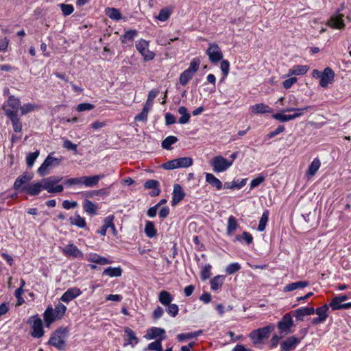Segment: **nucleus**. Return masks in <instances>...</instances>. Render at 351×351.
<instances>
[{"label":"nucleus","mask_w":351,"mask_h":351,"mask_svg":"<svg viewBox=\"0 0 351 351\" xmlns=\"http://www.w3.org/2000/svg\"><path fill=\"white\" fill-rule=\"evenodd\" d=\"M68 335L66 328H60L51 335L48 344L54 346L58 350H63L66 348V338Z\"/></svg>","instance_id":"nucleus-1"},{"label":"nucleus","mask_w":351,"mask_h":351,"mask_svg":"<svg viewBox=\"0 0 351 351\" xmlns=\"http://www.w3.org/2000/svg\"><path fill=\"white\" fill-rule=\"evenodd\" d=\"M62 179V177L54 176L42 179L43 189L46 190L49 193H57L62 192L64 187L62 184H58L61 182Z\"/></svg>","instance_id":"nucleus-2"},{"label":"nucleus","mask_w":351,"mask_h":351,"mask_svg":"<svg viewBox=\"0 0 351 351\" xmlns=\"http://www.w3.org/2000/svg\"><path fill=\"white\" fill-rule=\"evenodd\" d=\"M275 329L274 324H269L265 327L260 328L258 329L252 331L249 335L254 344H259L264 339L269 337L271 332Z\"/></svg>","instance_id":"nucleus-3"},{"label":"nucleus","mask_w":351,"mask_h":351,"mask_svg":"<svg viewBox=\"0 0 351 351\" xmlns=\"http://www.w3.org/2000/svg\"><path fill=\"white\" fill-rule=\"evenodd\" d=\"M313 77L319 78V85L323 88H326L334 80L335 73L330 67H326L323 72L315 69L313 71Z\"/></svg>","instance_id":"nucleus-4"},{"label":"nucleus","mask_w":351,"mask_h":351,"mask_svg":"<svg viewBox=\"0 0 351 351\" xmlns=\"http://www.w3.org/2000/svg\"><path fill=\"white\" fill-rule=\"evenodd\" d=\"M27 323L32 325V337L38 339L44 335L42 319L37 315L30 317Z\"/></svg>","instance_id":"nucleus-5"},{"label":"nucleus","mask_w":351,"mask_h":351,"mask_svg":"<svg viewBox=\"0 0 351 351\" xmlns=\"http://www.w3.org/2000/svg\"><path fill=\"white\" fill-rule=\"evenodd\" d=\"M210 164L213 167V171L218 173L227 170L232 165V162H229L221 156H217L212 159Z\"/></svg>","instance_id":"nucleus-6"},{"label":"nucleus","mask_w":351,"mask_h":351,"mask_svg":"<svg viewBox=\"0 0 351 351\" xmlns=\"http://www.w3.org/2000/svg\"><path fill=\"white\" fill-rule=\"evenodd\" d=\"M52 155V153L49 154L40 167L38 169V173L40 176H45L49 168L58 166L60 165L61 159L54 158Z\"/></svg>","instance_id":"nucleus-7"},{"label":"nucleus","mask_w":351,"mask_h":351,"mask_svg":"<svg viewBox=\"0 0 351 351\" xmlns=\"http://www.w3.org/2000/svg\"><path fill=\"white\" fill-rule=\"evenodd\" d=\"M212 63L216 64L223 58L222 51L219 45L215 43H210L206 51Z\"/></svg>","instance_id":"nucleus-8"},{"label":"nucleus","mask_w":351,"mask_h":351,"mask_svg":"<svg viewBox=\"0 0 351 351\" xmlns=\"http://www.w3.org/2000/svg\"><path fill=\"white\" fill-rule=\"evenodd\" d=\"M136 48L138 52L143 56L145 61H149L154 58V52L149 50V43L143 39H141L136 43Z\"/></svg>","instance_id":"nucleus-9"},{"label":"nucleus","mask_w":351,"mask_h":351,"mask_svg":"<svg viewBox=\"0 0 351 351\" xmlns=\"http://www.w3.org/2000/svg\"><path fill=\"white\" fill-rule=\"evenodd\" d=\"M293 326V322L290 313L285 314L278 323V328L280 332L287 335L291 332V328Z\"/></svg>","instance_id":"nucleus-10"},{"label":"nucleus","mask_w":351,"mask_h":351,"mask_svg":"<svg viewBox=\"0 0 351 351\" xmlns=\"http://www.w3.org/2000/svg\"><path fill=\"white\" fill-rule=\"evenodd\" d=\"M5 114L12 122L13 130L15 132H20L22 130V123L18 114L14 113L8 108H3Z\"/></svg>","instance_id":"nucleus-11"},{"label":"nucleus","mask_w":351,"mask_h":351,"mask_svg":"<svg viewBox=\"0 0 351 351\" xmlns=\"http://www.w3.org/2000/svg\"><path fill=\"white\" fill-rule=\"evenodd\" d=\"M42 190H44L43 189V184L42 183V180L38 182L28 184L27 186H24L21 189L22 192L26 193H27L30 195H33V196L38 195Z\"/></svg>","instance_id":"nucleus-12"},{"label":"nucleus","mask_w":351,"mask_h":351,"mask_svg":"<svg viewBox=\"0 0 351 351\" xmlns=\"http://www.w3.org/2000/svg\"><path fill=\"white\" fill-rule=\"evenodd\" d=\"M300 342V338L295 336L289 337L280 343L281 351H293Z\"/></svg>","instance_id":"nucleus-13"},{"label":"nucleus","mask_w":351,"mask_h":351,"mask_svg":"<svg viewBox=\"0 0 351 351\" xmlns=\"http://www.w3.org/2000/svg\"><path fill=\"white\" fill-rule=\"evenodd\" d=\"M328 306L327 304H324V306L316 308V310H315V313L318 315V317L314 318L312 323L317 325L326 321L328 316Z\"/></svg>","instance_id":"nucleus-14"},{"label":"nucleus","mask_w":351,"mask_h":351,"mask_svg":"<svg viewBox=\"0 0 351 351\" xmlns=\"http://www.w3.org/2000/svg\"><path fill=\"white\" fill-rule=\"evenodd\" d=\"M315 313L313 307H302L293 311V316L298 321H302L304 316L311 315Z\"/></svg>","instance_id":"nucleus-15"},{"label":"nucleus","mask_w":351,"mask_h":351,"mask_svg":"<svg viewBox=\"0 0 351 351\" xmlns=\"http://www.w3.org/2000/svg\"><path fill=\"white\" fill-rule=\"evenodd\" d=\"M33 178L32 174L28 173L27 172H24L21 176H19L14 183L13 188L15 190H21L24 186L23 184H26L28 181L32 180Z\"/></svg>","instance_id":"nucleus-16"},{"label":"nucleus","mask_w":351,"mask_h":351,"mask_svg":"<svg viewBox=\"0 0 351 351\" xmlns=\"http://www.w3.org/2000/svg\"><path fill=\"white\" fill-rule=\"evenodd\" d=\"M184 196L185 193H184L182 186L178 184H174L173 191L172 204L176 205L184 197Z\"/></svg>","instance_id":"nucleus-17"},{"label":"nucleus","mask_w":351,"mask_h":351,"mask_svg":"<svg viewBox=\"0 0 351 351\" xmlns=\"http://www.w3.org/2000/svg\"><path fill=\"white\" fill-rule=\"evenodd\" d=\"M144 187L146 189H153L152 191L149 193V195L152 197H156L160 193V190L159 189V182L155 180H149L144 184Z\"/></svg>","instance_id":"nucleus-18"},{"label":"nucleus","mask_w":351,"mask_h":351,"mask_svg":"<svg viewBox=\"0 0 351 351\" xmlns=\"http://www.w3.org/2000/svg\"><path fill=\"white\" fill-rule=\"evenodd\" d=\"M81 293V291L77 288H71L65 291L62 295L60 300L64 302H69L73 299L78 296Z\"/></svg>","instance_id":"nucleus-19"},{"label":"nucleus","mask_w":351,"mask_h":351,"mask_svg":"<svg viewBox=\"0 0 351 351\" xmlns=\"http://www.w3.org/2000/svg\"><path fill=\"white\" fill-rule=\"evenodd\" d=\"M43 317L47 327H49L53 322L58 319L56 317L53 308L51 306L47 307L45 311Z\"/></svg>","instance_id":"nucleus-20"},{"label":"nucleus","mask_w":351,"mask_h":351,"mask_svg":"<svg viewBox=\"0 0 351 351\" xmlns=\"http://www.w3.org/2000/svg\"><path fill=\"white\" fill-rule=\"evenodd\" d=\"M328 25L333 28L343 29L345 27V24L343 20L342 15H337L332 16L328 22Z\"/></svg>","instance_id":"nucleus-21"},{"label":"nucleus","mask_w":351,"mask_h":351,"mask_svg":"<svg viewBox=\"0 0 351 351\" xmlns=\"http://www.w3.org/2000/svg\"><path fill=\"white\" fill-rule=\"evenodd\" d=\"M7 104L9 107L8 108L10 109V111L18 114V111L20 110L21 104L19 98H16L14 96H10L7 101Z\"/></svg>","instance_id":"nucleus-22"},{"label":"nucleus","mask_w":351,"mask_h":351,"mask_svg":"<svg viewBox=\"0 0 351 351\" xmlns=\"http://www.w3.org/2000/svg\"><path fill=\"white\" fill-rule=\"evenodd\" d=\"M251 110L254 114H264L271 112L272 108L264 104H258L252 106Z\"/></svg>","instance_id":"nucleus-23"},{"label":"nucleus","mask_w":351,"mask_h":351,"mask_svg":"<svg viewBox=\"0 0 351 351\" xmlns=\"http://www.w3.org/2000/svg\"><path fill=\"white\" fill-rule=\"evenodd\" d=\"M309 285L308 281H298L293 283H290L284 287V291L289 292L298 289H303Z\"/></svg>","instance_id":"nucleus-24"},{"label":"nucleus","mask_w":351,"mask_h":351,"mask_svg":"<svg viewBox=\"0 0 351 351\" xmlns=\"http://www.w3.org/2000/svg\"><path fill=\"white\" fill-rule=\"evenodd\" d=\"M206 181L212 185L213 187L216 188L217 190H220L222 189V182L217 178L213 174L210 173H206Z\"/></svg>","instance_id":"nucleus-25"},{"label":"nucleus","mask_w":351,"mask_h":351,"mask_svg":"<svg viewBox=\"0 0 351 351\" xmlns=\"http://www.w3.org/2000/svg\"><path fill=\"white\" fill-rule=\"evenodd\" d=\"M62 252L66 256H72L73 257L80 256L82 253L78 248L73 244L67 245L62 248Z\"/></svg>","instance_id":"nucleus-26"},{"label":"nucleus","mask_w":351,"mask_h":351,"mask_svg":"<svg viewBox=\"0 0 351 351\" xmlns=\"http://www.w3.org/2000/svg\"><path fill=\"white\" fill-rule=\"evenodd\" d=\"M165 333L164 329L160 328L153 327L147 330L146 337L149 339H153L160 337Z\"/></svg>","instance_id":"nucleus-27"},{"label":"nucleus","mask_w":351,"mask_h":351,"mask_svg":"<svg viewBox=\"0 0 351 351\" xmlns=\"http://www.w3.org/2000/svg\"><path fill=\"white\" fill-rule=\"evenodd\" d=\"M123 269L120 267H109L105 269L102 273L103 276H108L110 277H119L121 276Z\"/></svg>","instance_id":"nucleus-28"},{"label":"nucleus","mask_w":351,"mask_h":351,"mask_svg":"<svg viewBox=\"0 0 351 351\" xmlns=\"http://www.w3.org/2000/svg\"><path fill=\"white\" fill-rule=\"evenodd\" d=\"M309 69V66L307 65H295L289 71V75H304Z\"/></svg>","instance_id":"nucleus-29"},{"label":"nucleus","mask_w":351,"mask_h":351,"mask_svg":"<svg viewBox=\"0 0 351 351\" xmlns=\"http://www.w3.org/2000/svg\"><path fill=\"white\" fill-rule=\"evenodd\" d=\"M178 113L181 115V117L179 119V123L185 124L189 121L191 115L188 112V110L185 106H180L178 110Z\"/></svg>","instance_id":"nucleus-30"},{"label":"nucleus","mask_w":351,"mask_h":351,"mask_svg":"<svg viewBox=\"0 0 351 351\" xmlns=\"http://www.w3.org/2000/svg\"><path fill=\"white\" fill-rule=\"evenodd\" d=\"M312 107L311 106H306L302 108H285L282 112H294L293 114L294 119H297L300 117H301L305 111H307L308 109H311Z\"/></svg>","instance_id":"nucleus-31"},{"label":"nucleus","mask_w":351,"mask_h":351,"mask_svg":"<svg viewBox=\"0 0 351 351\" xmlns=\"http://www.w3.org/2000/svg\"><path fill=\"white\" fill-rule=\"evenodd\" d=\"M106 15L111 19L118 21L121 19L122 15L120 11L114 8H107L106 9Z\"/></svg>","instance_id":"nucleus-32"},{"label":"nucleus","mask_w":351,"mask_h":351,"mask_svg":"<svg viewBox=\"0 0 351 351\" xmlns=\"http://www.w3.org/2000/svg\"><path fill=\"white\" fill-rule=\"evenodd\" d=\"M109 188H102L98 190H90L89 198H94L96 197H104L109 195Z\"/></svg>","instance_id":"nucleus-33"},{"label":"nucleus","mask_w":351,"mask_h":351,"mask_svg":"<svg viewBox=\"0 0 351 351\" xmlns=\"http://www.w3.org/2000/svg\"><path fill=\"white\" fill-rule=\"evenodd\" d=\"M145 233L149 238H153L156 237L157 230L155 228L154 223L152 221H146L145 226Z\"/></svg>","instance_id":"nucleus-34"},{"label":"nucleus","mask_w":351,"mask_h":351,"mask_svg":"<svg viewBox=\"0 0 351 351\" xmlns=\"http://www.w3.org/2000/svg\"><path fill=\"white\" fill-rule=\"evenodd\" d=\"M158 300L162 304L167 306L172 302L173 297L168 291L163 290L160 292Z\"/></svg>","instance_id":"nucleus-35"},{"label":"nucleus","mask_w":351,"mask_h":351,"mask_svg":"<svg viewBox=\"0 0 351 351\" xmlns=\"http://www.w3.org/2000/svg\"><path fill=\"white\" fill-rule=\"evenodd\" d=\"M224 280V276L222 275H218L215 276L210 281V287L213 290H218L223 285Z\"/></svg>","instance_id":"nucleus-36"},{"label":"nucleus","mask_w":351,"mask_h":351,"mask_svg":"<svg viewBox=\"0 0 351 351\" xmlns=\"http://www.w3.org/2000/svg\"><path fill=\"white\" fill-rule=\"evenodd\" d=\"M89 261L94 263H97L101 265L111 263V261L107 259L106 258L100 256L96 254L90 255Z\"/></svg>","instance_id":"nucleus-37"},{"label":"nucleus","mask_w":351,"mask_h":351,"mask_svg":"<svg viewBox=\"0 0 351 351\" xmlns=\"http://www.w3.org/2000/svg\"><path fill=\"white\" fill-rule=\"evenodd\" d=\"M69 221L72 225H75L79 228H84L86 225L85 219L81 217L79 215H76L75 217H71Z\"/></svg>","instance_id":"nucleus-38"},{"label":"nucleus","mask_w":351,"mask_h":351,"mask_svg":"<svg viewBox=\"0 0 351 351\" xmlns=\"http://www.w3.org/2000/svg\"><path fill=\"white\" fill-rule=\"evenodd\" d=\"M238 224L237 219L233 216L229 217L228 219V226H227V234L230 235L232 234L237 228Z\"/></svg>","instance_id":"nucleus-39"},{"label":"nucleus","mask_w":351,"mask_h":351,"mask_svg":"<svg viewBox=\"0 0 351 351\" xmlns=\"http://www.w3.org/2000/svg\"><path fill=\"white\" fill-rule=\"evenodd\" d=\"M125 332L128 339V342L125 345L131 344L133 346L134 343V344L138 343V339H137L134 332L132 329H130V328H125Z\"/></svg>","instance_id":"nucleus-40"},{"label":"nucleus","mask_w":351,"mask_h":351,"mask_svg":"<svg viewBox=\"0 0 351 351\" xmlns=\"http://www.w3.org/2000/svg\"><path fill=\"white\" fill-rule=\"evenodd\" d=\"M246 184V179H242L241 180H234L231 182H226L224 184V187L226 189H233L234 188L240 189Z\"/></svg>","instance_id":"nucleus-41"},{"label":"nucleus","mask_w":351,"mask_h":351,"mask_svg":"<svg viewBox=\"0 0 351 351\" xmlns=\"http://www.w3.org/2000/svg\"><path fill=\"white\" fill-rule=\"evenodd\" d=\"M178 168H187L193 165V160L191 157L177 158Z\"/></svg>","instance_id":"nucleus-42"},{"label":"nucleus","mask_w":351,"mask_h":351,"mask_svg":"<svg viewBox=\"0 0 351 351\" xmlns=\"http://www.w3.org/2000/svg\"><path fill=\"white\" fill-rule=\"evenodd\" d=\"M80 183H83L86 186H88V176H84L80 178H70L64 181V184L67 185H75Z\"/></svg>","instance_id":"nucleus-43"},{"label":"nucleus","mask_w":351,"mask_h":351,"mask_svg":"<svg viewBox=\"0 0 351 351\" xmlns=\"http://www.w3.org/2000/svg\"><path fill=\"white\" fill-rule=\"evenodd\" d=\"M193 74L188 70L183 71L180 76V83L182 86H186L189 80L193 77Z\"/></svg>","instance_id":"nucleus-44"},{"label":"nucleus","mask_w":351,"mask_h":351,"mask_svg":"<svg viewBox=\"0 0 351 351\" xmlns=\"http://www.w3.org/2000/svg\"><path fill=\"white\" fill-rule=\"evenodd\" d=\"M105 178L104 174H97L89 176V188L96 187L99 185V182Z\"/></svg>","instance_id":"nucleus-45"},{"label":"nucleus","mask_w":351,"mask_h":351,"mask_svg":"<svg viewBox=\"0 0 351 351\" xmlns=\"http://www.w3.org/2000/svg\"><path fill=\"white\" fill-rule=\"evenodd\" d=\"M201 333V330L194 332L181 333L177 335V339H178L179 341H183L185 339L195 338L199 336Z\"/></svg>","instance_id":"nucleus-46"},{"label":"nucleus","mask_w":351,"mask_h":351,"mask_svg":"<svg viewBox=\"0 0 351 351\" xmlns=\"http://www.w3.org/2000/svg\"><path fill=\"white\" fill-rule=\"evenodd\" d=\"M272 117L278 121L281 122H287L291 120L295 119L293 114H284L282 113H276L272 115Z\"/></svg>","instance_id":"nucleus-47"},{"label":"nucleus","mask_w":351,"mask_h":351,"mask_svg":"<svg viewBox=\"0 0 351 351\" xmlns=\"http://www.w3.org/2000/svg\"><path fill=\"white\" fill-rule=\"evenodd\" d=\"M66 310V307L65 305L62 303H58L57 305H56L53 311L56 314V317L59 319L64 316Z\"/></svg>","instance_id":"nucleus-48"},{"label":"nucleus","mask_w":351,"mask_h":351,"mask_svg":"<svg viewBox=\"0 0 351 351\" xmlns=\"http://www.w3.org/2000/svg\"><path fill=\"white\" fill-rule=\"evenodd\" d=\"M177 141V137L174 136H169L162 142V147L165 149H170L171 145L174 144Z\"/></svg>","instance_id":"nucleus-49"},{"label":"nucleus","mask_w":351,"mask_h":351,"mask_svg":"<svg viewBox=\"0 0 351 351\" xmlns=\"http://www.w3.org/2000/svg\"><path fill=\"white\" fill-rule=\"evenodd\" d=\"M268 219H269V212L267 210H266L263 213L261 218L260 219L259 224L258 226V231L262 232L265 229L267 223L268 221Z\"/></svg>","instance_id":"nucleus-50"},{"label":"nucleus","mask_w":351,"mask_h":351,"mask_svg":"<svg viewBox=\"0 0 351 351\" xmlns=\"http://www.w3.org/2000/svg\"><path fill=\"white\" fill-rule=\"evenodd\" d=\"M170 15L171 10L167 8H165L160 10L156 19L160 21H165L169 18Z\"/></svg>","instance_id":"nucleus-51"},{"label":"nucleus","mask_w":351,"mask_h":351,"mask_svg":"<svg viewBox=\"0 0 351 351\" xmlns=\"http://www.w3.org/2000/svg\"><path fill=\"white\" fill-rule=\"evenodd\" d=\"M137 35V31L135 29H130L125 32L121 38V43H125L126 40H133L134 38Z\"/></svg>","instance_id":"nucleus-52"},{"label":"nucleus","mask_w":351,"mask_h":351,"mask_svg":"<svg viewBox=\"0 0 351 351\" xmlns=\"http://www.w3.org/2000/svg\"><path fill=\"white\" fill-rule=\"evenodd\" d=\"M40 152L36 150L34 152L29 153L26 158V162L27 167H31L33 166L36 159L38 157Z\"/></svg>","instance_id":"nucleus-53"},{"label":"nucleus","mask_w":351,"mask_h":351,"mask_svg":"<svg viewBox=\"0 0 351 351\" xmlns=\"http://www.w3.org/2000/svg\"><path fill=\"white\" fill-rule=\"evenodd\" d=\"M163 338H160L159 339H157L156 341L150 343L148 345L147 349L149 350H155V351H162V347L161 344V341Z\"/></svg>","instance_id":"nucleus-54"},{"label":"nucleus","mask_w":351,"mask_h":351,"mask_svg":"<svg viewBox=\"0 0 351 351\" xmlns=\"http://www.w3.org/2000/svg\"><path fill=\"white\" fill-rule=\"evenodd\" d=\"M320 167V162L318 160H314L311 165L308 167V174L309 176H313L315 174V173L318 171L319 168Z\"/></svg>","instance_id":"nucleus-55"},{"label":"nucleus","mask_w":351,"mask_h":351,"mask_svg":"<svg viewBox=\"0 0 351 351\" xmlns=\"http://www.w3.org/2000/svg\"><path fill=\"white\" fill-rule=\"evenodd\" d=\"M200 64V60L199 58H193L190 62L189 67L186 69L193 75L197 71Z\"/></svg>","instance_id":"nucleus-56"},{"label":"nucleus","mask_w":351,"mask_h":351,"mask_svg":"<svg viewBox=\"0 0 351 351\" xmlns=\"http://www.w3.org/2000/svg\"><path fill=\"white\" fill-rule=\"evenodd\" d=\"M241 269V265L237 263H231L226 268V272L230 275L236 273Z\"/></svg>","instance_id":"nucleus-57"},{"label":"nucleus","mask_w":351,"mask_h":351,"mask_svg":"<svg viewBox=\"0 0 351 351\" xmlns=\"http://www.w3.org/2000/svg\"><path fill=\"white\" fill-rule=\"evenodd\" d=\"M167 306V311L171 317H176L179 311L178 306L176 304H169Z\"/></svg>","instance_id":"nucleus-58"},{"label":"nucleus","mask_w":351,"mask_h":351,"mask_svg":"<svg viewBox=\"0 0 351 351\" xmlns=\"http://www.w3.org/2000/svg\"><path fill=\"white\" fill-rule=\"evenodd\" d=\"M162 167L165 169H167V170H172V169H178V166L177 158L169 160V161L162 164Z\"/></svg>","instance_id":"nucleus-59"},{"label":"nucleus","mask_w":351,"mask_h":351,"mask_svg":"<svg viewBox=\"0 0 351 351\" xmlns=\"http://www.w3.org/2000/svg\"><path fill=\"white\" fill-rule=\"evenodd\" d=\"M210 269L211 266L208 264L206 265L204 268L202 269L201 271V278L203 280H206L210 277L211 273H210Z\"/></svg>","instance_id":"nucleus-60"},{"label":"nucleus","mask_w":351,"mask_h":351,"mask_svg":"<svg viewBox=\"0 0 351 351\" xmlns=\"http://www.w3.org/2000/svg\"><path fill=\"white\" fill-rule=\"evenodd\" d=\"M61 10L64 16H68L73 12V7L70 4H60Z\"/></svg>","instance_id":"nucleus-61"},{"label":"nucleus","mask_w":351,"mask_h":351,"mask_svg":"<svg viewBox=\"0 0 351 351\" xmlns=\"http://www.w3.org/2000/svg\"><path fill=\"white\" fill-rule=\"evenodd\" d=\"M220 68H221V70L222 71V73H223L224 77H226L228 75L229 70H230L229 62L226 60H222L221 62Z\"/></svg>","instance_id":"nucleus-62"},{"label":"nucleus","mask_w":351,"mask_h":351,"mask_svg":"<svg viewBox=\"0 0 351 351\" xmlns=\"http://www.w3.org/2000/svg\"><path fill=\"white\" fill-rule=\"evenodd\" d=\"M342 304L338 297H335L330 303V306L333 310L342 309Z\"/></svg>","instance_id":"nucleus-63"},{"label":"nucleus","mask_w":351,"mask_h":351,"mask_svg":"<svg viewBox=\"0 0 351 351\" xmlns=\"http://www.w3.org/2000/svg\"><path fill=\"white\" fill-rule=\"evenodd\" d=\"M34 106H33L31 104H25L23 106L21 105L20 110H21V114L23 115V114H27L28 112H32V110H34Z\"/></svg>","instance_id":"nucleus-64"}]
</instances>
